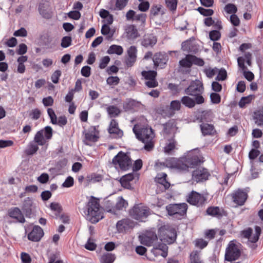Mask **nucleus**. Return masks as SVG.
I'll return each mask as SVG.
<instances>
[{
    "mask_svg": "<svg viewBox=\"0 0 263 263\" xmlns=\"http://www.w3.org/2000/svg\"><path fill=\"white\" fill-rule=\"evenodd\" d=\"M159 237L161 241L162 240L168 241L167 239H170L171 242L173 241L176 238V233L174 229L167 230L165 226L161 227L158 231ZM141 243L147 246H153L155 250H160L162 251L161 255L163 257L166 256V251L167 250V247L166 245L161 242H158V237L156 234L153 232H148L145 236L140 237Z\"/></svg>",
    "mask_w": 263,
    "mask_h": 263,
    "instance_id": "1",
    "label": "nucleus"
},
{
    "mask_svg": "<svg viewBox=\"0 0 263 263\" xmlns=\"http://www.w3.org/2000/svg\"><path fill=\"white\" fill-rule=\"evenodd\" d=\"M84 213L86 219L92 223L98 222L103 218V209L96 199H90L86 205Z\"/></svg>",
    "mask_w": 263,
    "mask_h": 263,
    "instance_id": "2",
    "label": "nucleus"
},
{
    "mask_svg": "<svg viewBox=\"0 0 263 263\" xmlns=\"http://www.w3.org/2000/svg\"><path fill=\"white\" fill-rule=\"evenodd\" d=\"M133 130L136 137L145 144L144 149L147 151H152L154 147L153 139L154 137L153 129L151 128L144 127L138 132L136 129V126H135Z\"/></svg>",
    "mask_w": 263,
    "mask_h": 263,
    "instance_id": "3",
    "label": "nucleus"
},
{
    "mask_svg": "<svg viewBox=\"0 0 263 263\" xmlns=\"http://www.w3.org/2000/svg\"><path fill=\"white\" fill-rule=\"evenodd\" d=\"M129 213L134 219L140 221H144L150 214V209L142 204H139L135 205L130 210Z\"/></svg>",
    "mask_w": 263,
    "mask_h": 263,
    "instance_id": "4",
    "label": "nucleus"
},
{
    "mask_svg": "<svg viewBox=\"0 0 263 263\" xmlns=\"http://www.w3.org/2000/svg\"><path fill=\"white\" fill-rule=\"evenodd\" d=\"M112 163L117 168L122 170H126L132 165V161L129 157L125 153L120 152L112 159Z\"/></svg>",
    "mask_w": 263,
    "mask_h": 263,
    "instance_id": "5",
    "label": "nucleus"
},
{
    "mask_svg": "<svg viewBox=\"0 0 263 263\" xmlns=\"http://www.w3.org/2000/svg\"><path fill=\"white\" fill-rule=\"evenodd\" d=\"M52 136V129L47 126L44 129L38 131L35 135L34 141L39 145H44L47 140H50Z\"/></svg>",
    "mask_w": 263,
    "mask_h": 263,
    "instance_id": "6",
    "label": "nucleus"
},
{
    "mask_svg": "<svg viewBox=\"0 0 263 263\" xmlns=\"http://www.w3.org/2000/svg\"><path fill=\"white\" fill-rule=\"evenodd\" d=\"M168 214L175 216L178 219L181 218L186 212L187 204L186 203L170 204L166 206Z\"/></svg>",
    "mask_w": 263,
    "mask_h": 263,
    "instance_id": "7",
    "label": "nucleus"
},
{
    "mask_svg": "<svg viewBox=\"0 0 263 263\" xmlns=\"http://www.w3.org/2000/svg\"><path fill=\"white\" fill-rule=\"evenodd\" d=\"M207 199V195L193 191L187 196L186 200L192 205L202 206L206 202Z\"/></svg>",
    "mask_w": 263,
    "mask_h": 263,
    "instance_id": "8",
    "label": "nucleus"
},
{
    "mask_svg": "<svg viewBox=\"0 0 263 263\" xmlns=\"http://www.w3.org/2000/svg\"><path fill=\"white\" fill-rule=\"evenodd\" d=\"M157 166H162L175 168L178 171H186V166L184 165V162L182 160H177L175 158H170L165 160L164 162H157L156 163Z\"/></svg>",
    "mask_w": 263,
    "mask_h": 263,
    "instance_id": "9",
    "label": "nucleus"
},
{
    "mask_svg": "<svg viewBox=\"0 0 263 263\" xmlns=\"http://www.w3.org/2000/svg\"><path fill=\"white\" fill-rule=\"evenodd\" d=\"M240 255V251L238 247L233 243L229 244L225 254L226 260L231 261L237 259Z\"/></svg>",
    "mask_w": 263,
    "mask_h": 263,
    "instance_id": "10",
    "label": "nucleus"
},
{
    "mask_svg": "<svg viewBox=\"0 0 263 263\" xmlns=\"http://www.w3.org/2000/svg\"><path fill=\"white\" fill-rule=\"evenodd\" d=\"M203 91V87L201 81L196 80L193 81L190 85L185 89V93L190 96H197L201 94Z\"/></svg>",
    "mask_w": 263,
    "mask_h": 263,
    "instance_id": "11",
    "label": "nucleus"
},
{
    "mask_svg": "<svg viewBox=\"0 0 263 263\" xmlns=\"http://www.w3.org/2000/svg\"><path fill=\"white\" fill-rule=\"evenodd\" d=\"M233 201L238 205H242L245 203L248 194L247 192L241 190H238L231 194Z\"/></svg>",
    "mask_w": 263,
    "mask_h": 263,
    "instance_id": "12",
    "label": "nucleus"
},
{
    "mask_svg": "<svg viewBox=\"0 0 263 263\" xmlns=\"http://www.w3.org/2000/svg\"><path fill=\"white\" fill-rule=\"evenodd\" d=\"M252 229L248 228L242 232V235L246 238H248L251 242H256L259 238L260 234L261 229L259 227H255V233L252 236Z\"/></svg>",
    "mask_w": 263,
    "mask_h": 263,
    "instance_id": "13",
    "label": "nucleus"
},
{
    "mask_svg": "<svg viewBox=\"0 0 263 263\" xmlns=\"http://www.w3.org/2000/svg\"><path fill=\"white\" fill-rule=\"evenodd\" d=\"M193 179L197 182L208 179L209 173L207 170L198 168L193 172Z\"/></svg>",
    "mask_w": 263,
    "mask_h": 263,
    "instance_id": "14",
    "label": "nucleus"
},
{
    "mask_svg": "<svg viewBox=\"0 0 263 263\" xmlns=\"http://www.w3.org/2000/svg\"><path fill=\"white\" fill-rule=\"evenodd\" d=\"M44 235L43 229L39 226H34L31 232L28 234V238L33 241H38Z\"/></svg>",
    "mask_w": 263,
    "mask_h": 263,
    "instance_id": "15",
    "label": "nucleus"
},
{
    "mask_svg": "<svg viewBox=\"0 0 263 263\" xmlns=\"http://www.w3.org/2000/svg\"><path fill=\"white\" fill-rule=\"evenodd\" d=\"M157 41L156 36L152 34H147L144 35L142 41L141 45L145 47H152Z\"/></svg>",
    "mask_w": 263,
    "mask_h": 263,
    "instance_id": "16",
    "label": "nucleus"
},
{
    "mask_svg": "<svg viewBox=\"0 0 263 263\" xmlns=\"http://www.w3.org/2000/svg\"><path fill=\"white\" fill-rule=\"evenodd\" d=\"M154 65L157 67L163 68L167 61V56L161 53H156L153 59Z\"/></svg>",
    "mask_w": 263,
    "mask_h": 263,
    "instance_id": "17",
    "label": "nucleus"
},
{
    "mask_svg": "<svg viewBox=\"0 0 263 263\" xmlns=\"http://www.w3.org/2000/svg\"><path fill=\"white\" fill-rule=\"evenodd\" d=\"M237 62L239 67L241 68L242 70L243 71V76L245 77V78L249 81H252L254 78V74L250 71L246 70L247 69V67L244 64V59L241 57H239L237 59Z\"/></svg>",
    "mask_w": 263,
    "mask_h": 263,
    "instance_id": "18",
    "label": "nucleus"
},
{
    "mask_svg": "<svg viewBox=\"0 0 263 263\" xmlns=\"http://www.w3.org/2000/svg\"><path fill=\"white\" fill-rule=\"evenodd\" d=\"M49 3L46 1H42L39 7L40 13L44 17L48 18L50 16Z\"/></svg>",
    "mask_w": 263,
    "mask_h": 263,
    "instance_id": "19",
    "label": "nucleus"
},
{
    "mask_svg": "<svg viewBox=\"0 0 263 263\" xmlns=\"http://www.w3.org/2000/svg\"><path fill=\"white\" fill-rule=\"evenodd\" d=\"M10 217L15 219L17 221L24 223L25 221L21 210L17 208L11 209L9 211Z\"/></svg>",
    "mask_w": 263,
    "mask_h": 263,
    "instance_id": "20",
    "label": "nucleus"
},
{
    "mask_svg": "<svg viewBox=\"0 0 263 263\" xmlns=\"http://www.w3.org/2000/svg\"><path fill=\"white\" fill-rule=\"evenodd\" d=\"M98 140V137L96 134L95 128L93 127H90L88 131L85 133V140L84 142L87 144L89 145L88 142H95Z\"/></svg>",
    "mask_w": 263,
    "mask_h": 263,
    "instance_id": "21",
    "label": "nucleus"
},
{
    "mask_svg": "<svg viewBox=\"0 0 263 263\" xmlns=\"http://www.w3.org/2000/svg\"><path fill=\"white\" fill-rule=\"evenodd\" d=\"M167 175L164 173H159L156 177V181L164 187V190L170 186V183L166 180Z\"/></svg>",
    "mask_w": 263,
    "mask_h": 263,
    "instance_id": "22",
    "label": "nucleus"
},
{
    "mask_svg": "<svg viewBox=\"0 0 263 263\" xmlns=\"http://www.w3.org/2000/svg\"><path fill=\"white\" fill-rule=\"evenodd\" d=\"M108 132L110 134H116L119 137H121L123 135L122 132L118 128V123L115 120L111 121Z\"/></svg>",
    "mask_w": 263,
    "mask_h": 263,
    "instance_id": "23",
    "label": "nucleus"
},
{
    "mask_svg": "<svg viewBox=\"0 0 263 263\" xmlns=\"http://www.w3.org/2000/svg\"><path fill=\"white\" fill-rule=\"evenodd\" d=\"M200 128L203 135H212L215 133L214 127L211 124L203 123L200 125Z\"/></svg>",
    "mask_w": 263,
    "mask_h": 263,
    "instance_id": "24",
    "label": "nucleus"
},
{
    "mask_svg": "<svg viewBox=\"0 0 263 263\" xmlns=\"http://www.w3.org/2000/svg\"><path fill=\"white\" fill-rule=\"evenodd\" d=\"M126 32L129 39H135L138 36V31L133 25L128 26L126 29Z\"/></svg>",
    "mask_w": 263,
    "mask_h": 263,
    "instance_id": "25",
    "label": "nucleus"
},
{
    "mask_svg": "<svg viewBox=\"0 0 263 263\" xmlns=\"http://www.w3.org/2000/svg\"><path fill=\"white\" fill-rule=\"evenodd\" d=\"M190 263H203L200 257V252L197 250L192 251L190 256Z\"/></svg>",
    "mask_w": 263,
    "mask_h": 263,
    "instance_id": "26",
    "label": "nucleus"
},
{
    "mask_svg": "<svg viewBox=\"0 0 263 263\" xmlns=\"http://www.w3.org/2000/svg\"><path fill=\"white\" fill-rule=\"evenodd\" d=\"M107 52L110 54H117L118 55H121L123 52V49L121 46L112 45L109 47Z\"/></svg>",
    "mask_w": 263,
    "mask_h": 263,
    "instance_id": "27",
    "label": "nucleus"
},
{
    "mask_svg": "<svg viewBox=\"0 0 263 263\" xmlns=\"http://www.w3.org/2000/svg\"><path fill=\"white\" fill-rule=\"evenodd\" d=\"M115 259L114 254L110 253H106L101 256L100 258L101 263H112Z\"/></svg>",
    "mask_w": 263,
    "mask_h": 263,
    "instance_id": "28",
    "label": "nucleus"
},
{
    "mask_svg": "<svg viewBox=\"0 0 263 263\" xmlns=\"http://www.w3.org/2000/svg\"><path fill=\"white\" fill-rule=\"evenodd\" d=\"M181 102L184 105L190 108L194 107L195 105V100L187 96L183 97Z\"/></svg>",
    "mask_w": 263,
    "mask_h": 263,
    "instance_id": "29",
    "label": "nucleus"
},
{
    "mask_svg": "<svg viewBox=\"0 0 263 263\" xmlns=\"http://www.w3.org/2000/svg\"><path fill=\"white\" fill-rule=\"evenodd\" d=\"M254 120L257 125H263V108L255 112Z\"/></svg>",
    "mask_w": 263,
    "mask_h": 263,
    "instance_id": "30",
    "label": "nucleus"
},
{
    "mask_svg": "<svg viewBox=\"0 0 263 263\" xmlns=\"http://www.w3.org/2000/svg\"><path fill=\"white\" fill-rule=\"evenodd\" d=\"M164 12L162 10L161 5H154L152 7L150 11V17H154L159 14H163Z\"/></svg>",
    "mask_w": 263,
    "mask_h": 263,
    "instance_id": "31",
    "label": "nucleus"
},
{
    "mask_svg": "<svg viewBox=\"0 0 263 263\" xmlns=\"http://www.w3.org/2000/svg\"><path fill=\"white\" fill-rule=\"evenodd\" d=\"M184 162V165L186 166L187 170L189 167H193L197 165L199 162V160L198 157L195 156L186 159Z\"/></svg>",
    "mask_w": 263,
    "mask_h": 263,
    "instance_id": "32",
    "label": "nucleus"
},
{
    "mask_svg": "<svg viewBox=\"0 0 263 263\" xmlns=\"http://www.w3.org/2000/svg\"><path fill=\"white\" fill-rule=\"evenodd\" d=\"M131 221L128 219H124L119 221L117 223V228L120 231H123L128 228Z\"/></svg>",
    "mask_w": 263,
    "mask_h": 263,
    "instance_id": "33",
    "label": "nucleus"
},
{
    "mask_svg": "<svg viewBox=\"0 0 263 263\" xmlns=\"http://www.w3.org/2000/svg\"><path fill=\"white\" fill-rule=\"evenodd\" d=\"M181 107V103L179 101L174 100L171 102L170 109V115L172 116L176 111L180 110Z\"/></svg>",
    "mask_w": 263,
    "mask_h": 263,
    "instance_id": "34",
    "label": "nucleus"
},
{
    "mask_svg": "<svg viewBox=\"0 0 263 263\" xmlns=\"http://www.w3.org/2000/svg\"><path fill=\"white\" fill-rule=\"evenodd\" d=\"M107 111L110 117H116L121 112L120 109L116 106L111 105L107 108Z\"/></svg>",
    "mask_w": 263,
    "mask_h": 263,
    "instance_id": "35",
    "label": "nucleus"
},
{
    "mask_svg": "<svg viewBox=\"0 0 263 263\" xmlns=\"http://www.w3.org/2000/svg\"><path fill=\"white\" fill-rule=\"evenodd\" d=\"M175 124L173 121H169L164 125V132L166 134H171L175 130Z\"/></svg>",
    "mask_w": 263,
    "mask_h": 263,
    "instance_id": "36",
    "label": "nucleus"
},
{
    "mask_svg": "<svg viewBox=\"0 0 263 263\" xmlns=\"http://www.w3.org/2000/svg\"><path fill=\"white\" fill-rule=\"evenodd\" d=\"M191 57H192V55H187L184 59L180 61V65L183 67H190L192 65V60H191Z\"/></svg>",
    "mask_w": 263,
    "mask_h": 263,
    "instance_id": "37",
    "label": "nucleus"
},
{
    "mask_svg": "<svg viewBox=\"0 0 263 263\" xmlns=\"http://www.w3.org/2000/svg\"><path fill=\"white\" fill-rule=\"evenodd\" d=\"M176 145V142L174 139L169 140L168 143H167L164 147V152L167 154H170L175 148Z\"/></svg>",
    "mask_w": 263,
    "mask_h": 263,
    "instance_id": "38",
    "label": "nucleus"
},
{
    "mask_svg": "<svg viewBox=\"0 0 263 263\" xmlns=\"http://www.w3.org/2000/svg\"><path fill=\"white\" fill-rule=\"evenodd\" d=\"M136 105V102L132 99L127 100L123 103V107L125 111H127L133 109Z\"/></svg>",
    "mask_w": 263,
    "mask_h": 263,
    "instance_id": "39",
    "label": "nucleus"
},
{
    "mask_svg": "<svg viewBox=\"0 0 263 263\" xmlns=\"http://www.w3.org/2000/svg\"><path fill=\"white\" fill-rule=\"evenodd\" d=\"M218 71L217 68H212L211 67H206L203 70L204 73L209 78H212Z\"/></svg>",
    "mask_w": 263,
    "mask_h": 263,
    "instance_id": "40",
    "label": "nucleus"
},
{
    "mask_svg": "<svg viewBox=\"0 0 263 263\" xmlns=\"http://www.w3.org/2000/svg\"><path fill=\"white\" fill-rule=\"evenodd\" d=\"M50 209L51 210L54 211L55 213V217L56 218H58L59 214H60L62 211V207L60 204L57 202H52L50 204Z\"/></svg>",
    "mask_w": 263,
    "mask_h": 263,
    "instance_id": "41",
    "label": "nucleus"
},
{
    "mask_svg": "<svg viewBox=\"0 0 263 263\" xmlns=\"http://www.w3.org/2000/svg\"><path fill=\"white\" fill-rule=\"evenodd\" d=\"M38 149L39 147L37 146V144H36L33 143H30L25 152L27 155H33L35 153Z\"/></svg>",
    "mask_w": 263,
    "mask_h": 263,
    "instance_id": "42",
    "label": "nucleus"
},
{
    "mask_svg": "<svg viewBox=\"0 0 263 263\" xmlns=\"http://www.w3.org/2000/svg\"><path fill=\"white\" fill-rule=\"evenodd\" d=\"M128 203L122 197H120L118 198L117 202L116 204V208L118 210H122L124 208H126Z\"/></svg>",
    "mask_w": 263,
    "mask_h": 263,
    "instance_id": "43",
    "label": "nucleus"
},
{
    "mask_svg": "<svg viewBox=\"0 0 263 263\" xmlns=\"http://www.w3.org/2000/svg\"><path fill=\"white\" fill-rule=\"evenodd\" d=\"M194 243L196 247L202 249L206 247L208 242L203 239H196L194 240Z\"/></svg>",
    "mask_w": 263,
    "mask_h": 263,
    "instance_id": "44",
    "label": "nucleus"
},
{
    "mask_svg": "<svg viewBox=\"0 0 263 263\" xmlns=\"http://www.w3.org/2000/svg\"><path fill=\"white\" fill-rule=\"evenodd\" d=\"M142 74L145 79L149 80L155 79L157 76V72L155 71H144L142 72Z\"/></svg>",
    "mask_w": 263,
    "mask_h": 263,
    "instance_id": "45",
    "label": "nucleus"
},
{
    "mask_svg": "<svg viewBox=\"0 0 263 263\" xmlns=\"http://www.w3.org/2000/svg\"><path fill=\"white\" fill-rule=\"evenodd\" d=\"M165 4L167 7L171 11L176 10L177 4V0H165Z\"/></svg>",
    "mask_w": 263,
    "mask_h": 263,
    "instance_id": "46",
    "label": "nucleus"
},
{
    "mask_svg": "<svg viewBox=\"0 0 263 263\" xmlns=\"http://www.w3.org/2000/svg\"><path fill=\"white\" fill-rule=\"evenodd\" d=\"M218 75L216 78L217 81H223L226 79L227 77V71L224 69H218Z\"/></svg>",
    "mask_w": 263,
    "mask_h": 263,
    "instance_id": "47",
    "label": "nucleus"
},
{
    "mask_svg": "<svg viewBox=\"0 0 263 263\" xmlns=\"http://www.w3.org/2000/svg\"><path fill=\"white\" fill-rule=\"evenodd\" d=\"M198 11L201 14L206 16H211L214 13V11L212 9H204L202 7H199L198 8Z\"/></svg>",
    "mask_w": 263,
    "mask_h": 263,
    "instance_id": "48",
    "label": "nucleus"
},
{
    "mask_svg": "<svg viewBox=\"0 0 263 263\" xmlns=\"http://www.w3.org/2000/svg\"><path fill=\"white\" fill-rule=\"evenodd\" d=\"M47 113L50 118L51 122L53 124H57V117L54 110L52 108H48L47 109Z\"/></svg>",
    "mask_w": 263,
    "mask_h": 263,
    "instance_id": "49",
    "label": "nucleus"
},
{
    "mask_svg": "<svg viewBox=\"0 0 263 263\" xmlns=\"http://www.w3.org/2000/svg\"><path fill=\"white\" fill-rule=\"evenodd\" d=\"M47 113L50 118L51 122L53 124H57V117L54 110L52 108H48L47 109Z\"/></svg>",
    "mask_w": 263,
    "mask_h": 263,
    "instance_id": "50",
    "label": "nucleus"
},
{
    "mask_svg": "<svg viewBox=\"0 0 263 263\" xmlns=\"http://www.w3.org/2000/svg\"><path fill=\"white\" fill-rule=\"evenodd\" d=\"M47 113L50 118L51 122L53 124H57V117L54 110L52 108H48L47 109Z\"/></svg>",
    "mask_w": 263,
    "mask_h": 263,
    "instance_id": "51",
    "label": "nucleus"
},
{
    "mask_svg": "<svg viewBox=\"0 0 263 263\" xmlns=\"http://www.w3.org/2000/svg\"><path fill=\"white\" fill-rule=\"evenodd\" d=\"M101 33L103 35H107V39H109L112 37V34L110 33V27L107 24H104L101 29Z\"/></svg>",
    "mask_w": 263,
    "mask_h": 263,
    "instance_id": "52",
    "label": "nucleus"
},
{
    "mask_svg": "<svg viewBox=\"0 0 263 263\" xmlns=\"http://www.w3.org/2000/svg\"><path fill=\"white\" fill-rule=\"evenodd\" d=\"M71 37L70 36H64L62 38L61 45L63 48L69 47L71 44Z\"/></svg>",
    "mask_w": 263,
    "mask_h": 263,
    "instance_id": "53",
    "label": "nucleus"
},
{
    "mask_svg": "<svg viewBox=\"0 0 263 263\" xmlns=\"http://www.w3.org/2000/svg\"><path fill=\"white\" fill-rule=\"evenodd\" d=\"M252 98V96L242 97L239 102V106L241 108L244 107L247 104L249 103L251 101Z\"/></svg>",
    "mask_w": 263,
    "mask_h": 263,
    "instance_id": "54",
    "label": "nucleus"
},
{
    "mask_svg": "<svg viewBox=\"0 0 263 263\" xmlns=\"http://www.w3.org/2000/svg\"><path fill=\"white\" fill-rule=\"evenodd\" d=\"M224 10L228 13L231 14L236 12L237 9L235 5L229 4L225 6Z\"/></svg>",
    "mask_w": 263,
    "mask_h": 263,
    "instance_id": "55",
    "label": "nucleus"
},
{
    "mask_svg": "<svg viewBox=\"0 0 263 263\" xmlns=\"http://www.w3.org/2000/svg\"><path fill=\"white\" fill-rule=\"evenodd\" d=\"M118 77H109L107 79L106 82L109 85H117L119 82Z\"/></svg>",
    "mask_w": 263,
    "mask_h": 263,
    "instance_id": "56",
    "label": "nucleus"
},
{
    "mask_svg": "<svg viewBox=\"0 0 263 263\" xmlns=\"http://www.w3.org/2000/svg\"><path fill=\"white\" fill-rule=\"evenodd\" d=\"M146 20V14L144 13L135 14L133 21L139 22L141 24H144Z\"/></svg>",
    "mask_w": 263,
    "mask_h": 263,
    "instance_id": "57",
    "label": "nucleus"
},
{
    "mask_svg": "<svg viewBox=\"0 0 263 263\" xmlns=\"http://www.w3.org/2000/svg\"><path fill=\"white\" fill-rule=\"evenodd\" d=\"M206 213L208 215L216 216L219 214V209L218 207H210L206 210Z\"/></svg>",
    "mask_w": 263,
    "mask_h": 263,
    "instance_id": "58",
    "label": "nucleus"
},
{
    "mask_svg": "<svg viewBox=\"0 0 263 263\" xmlns=\"http://www.w3.org/2000/svg\"><path fill=\"white\" fill-rule=\"evenodd\" d=\"M61 76V71L59 70H57L55 71L51 76V80L52 82L57 84L59 82V79L60 76Z\"/></svg>",
    "mask_w": 263,
    "mask_h": 263,
    "instance_id": "59",
    "label": "nucleus"
},
{
    "mask_svg": "<svg viewBox=\"0 0 263 263\" xmlns=\"http://www.w3.org/2000/svg\"><path fill=\"white\" fill-rule=\"evenodd\" d=\"M210 38L212 41H217L220 37V33L218 31L213 30L210 32Z\"/></svg>",
    "mask_w": 263,
    "mask_h": 263,
    "instance_id": "60",
    "label": "nucleus"
},
{
    "mask_svg": "<svg viewBox=\"0 0 263 263\" xmlns=\"http://www.w3.org/2000/svg\"><path fill=\"white\" fill-rule=\"evenodd\" d=\"M128 0H117L116 7L118 10L123 9L127 5Z\"/></svg>",
    "mask_w": 263,
    "mask_h": 263,
    "instance_id": "61",
    "label": "nucleus"
},
{
    "mask_svg": "<svg viewBox=\"0 0 263 263\" xmlns=\"http://www.w3.org/2000/svg\"><path fill=\"white\" fill-rule=\"evenodd\" d=\"M110 61V58L108 56H105L101 60L99 67L101 69L105 68Z\"/></svg>",
    "mask_w": 263,
    "mask_h": 263,
    "instance_id": "62",
    "label": "nucleus"
},
{
    "mask_svg": "<svg viewBox=\"0 0 263 263\" xmlns=\"http://www.w3.org/2000/svg\"><path fill=\"white\" fill-rule=\"evenodd\" d=\"M27 32L26 30L23 27H22L20 29L15 31L13 33V35L15 36L25 37L27 36Z\"/></svg>",
    "mask_w": 263,
    "mask_h": 263,
    "instance_id": "63",
    "label": "nucleus"
},
{
    "mask_svg": "<svg viewBox=\"0 0 263 263\" xmlns=\"http://www.w3.org/2000/svg\"><path fill=\"white\" fill-rule=\"evenodd\" d=\"M27 50V46L25 44L22 43L19 45L18 48L16 50V52L18 54L23 55L24 54L26 53Z\"/></svg>",
    "mask_w": 263,
    "mask_h": 263,
    "instance_id": "64",
    "label": "nucleus"
}]
</instances>
